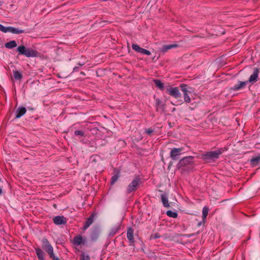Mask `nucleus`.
<instances>
[{
    "label": "nucleus",
    "mask_w": 260,
    "mask_h": 260,
    "mask_svg": "<svg viewBox=\"0 0 260 260\" xmlns=\"http://www.w3.org/2000/svg\"><path fill=\"white\" fill-rule=\"evenodd\" d=\"M17 51L20 54L25 55L27 57H36L38 55V52L31 48H26L24 46H19L17 48Z\"/></svg>",
    "instance_id": "nucleus-1"
},
{
    "label": "nucleus",
    "mask_w": 260,
    "mask_h": 260,
    "mask_svg": "<svg viewBox=\"0 0 260 260\" xmlns=\"http://www.w3.org/2000/svg\"><path fill=\"white\" fill-rule=\"evenodd\" d=\"M141 184V179L139 176H136L132 181L127 186L126 192L129 194L133 192L136 191Z\"/></svg>",
    "instance_id": "nucleus-2"
},
{
    "label": "nucleus",
    "mask_w": 260,
    "mask_h": 260,
    "mask_svg": "<svg viewBox=\"0 0 260 260\" xmlns=\"http://www.w3.org/2000/svg\"><path fill=\"white\" fill-rule=\"evenodd\" d=\"M221 150H216L213 151L207 152L204 153L201 156V158L204 160L208 161L211 159H217L219 155L222 153Z\"/></svg>",
    "instance_id": "nucleus-3"
},
{
    "label": "nucleus",
    "mask_w": 260,
    "mask_h": 260,
    "mask_svg": "<svg viewBox=\"0 0 260 260\" xmlns=\"http://www.w3.org/2000/svg\"><path fill=\"white\" fill-rule=\"evenodd\" d=\"M194 157L192 156H186L180 160L177 167L178 168H181L187 166V165H192L193 163Z\"/></svg>",
    "instance_id": "nucleus-4"
},
{
    "label": "nucleus",
    "mask_w": 260,
    "mask_h": 260,
    "mask_svg": "<svg viewBox=\"0 0 260 260\" xmlns=\"http://www.w3.org/2000/svg\"><path fill=\"white\" fill-rule=\"evenodd\" d=\"M43 248L47 252L50 257H52L54 254L53 253V248L46 238L42 240Z\"/></svg>",
    "instance_id": "nucleus-5"
},
{
    "label": "nucleus",
    "mask_w": 260,
    "mask_h": 260,
    "mask_svg": "<svg viewBox=\"0 0 260 260\" xmlns=\"http://www.w3.org/2000/svg\"><path fill=\"white\" fill-rule=\"evenodd\" d=\"M166 89L167 90V93L174 98L177 99L180 98L181 96V94L179 92V90L178 87H172L168 86L166 87Z\"/></svg>",
    "instance_id": "nucleus-6"
},
{
    "label": "nucleus",
    "mask_w": 260,
    "mask_h": 260,
    "mask_svg": "<svg viewBox=\"0 0 260 260\" xmlns=\"http://www.w3.org/2000/svg\"><path fill=\"white\" fill-rule=\"evenodd\" d=\"M183 150V148H174L172 149L170 152V157L174 160H176L179 159L181 152Z\"/></svg>",
    "instance_id": "nucleus-7"
},
{
    "label": "nucleus",
    "mask_w": 260,
    "mask_h": 260,
    "mask_svg": "<svg viewBox=\"0 0 260 260\" xmlns=\"http://www.w3.org/2000/svg\"><path fill=\"white\" fill-rule=\"evenodd\" d=\"M132 48L133 50L136 51V52L138 53H140L143 54H146L147 55H150L151 54V52L146 49H145L144 48H142L140 47L138 45L133 44H132Z\"/></svg>",
    "instance_id": "nucleus-8"
},
{
    "label": "nucleus",
    "mask_w": 260,
    "mask_h": 260,
    "mask_svg": "<svg viewBox=\"0 0 260 260\" xmlns=\"http://www.w3.org/2000/svg\"><path fill=\"white\" fill-rule=\"evenodd\" d=\"M53 222L56 225L65 224L67 220L63 216H56L53 218Z\"/></svg>",
    "instance_id": "nucleus-9"
},
{
    "label": "nucleus",
    "mask_w": 260,
    "mask_h": 260,
    "mask_svg": "<svg viewBox=\"0 0 260 260\" xmlns=\"http://www.w3.org/2000/svg\"><path fill=\"white\" fill-rule=\"evenodd\" d=\"M259 73V69L255 68L253 70L252 74L250 76L248 82L254 83L257 81L258 74Z\"/></svg>",
    "instance_id": "nucleus-10"
},
{
    "label": "nucleus",
    "mask_w": 260,
    "mask_h": 260,
    "mask_svg": "<svg viewBox=\"0 0 260 260\" xmlns=\"http://www.w3.org/2000/svg\"><path fill=\"white\" fill-rule=\"evenodd\" d=\"M248 83V81H239L238 84H236L233 87L230 88V90H239L244 88Z\"/></svg>",
    "instance_id": "nucleus-11"
},
{
    "label": "nucleus",
    "mask_w": 260,
    "mask_h": 260,
    "mask_svg": "<svg viewBox=\"0 0 260 260\" xmlns=\"http://www.w3.org/2000/svg\"><path fill=\"white\" fill-rule=\"evenodd\" d=\"M95 214L93 213L87 219L83 226V229H87L93 222Z\"/></svg>",
    "instance_id": "nucleus-12"
},
{
    "label": "nucleus",
    "mask_w": 260,
    "mask_h": 260,
    "mask_svg": "<svg viewBox=\"0 0 260 260\" xmlns=\"http://www.w3.org/2000/svg\"><path fill=\"white\" fill-rule=\"evenodd\" d=\"M127 238L129 240L130 245L134 242V230L132 228H128L127 230Z\"/></svg>",
    "instance_id": "nucleus-13"
},
{
    "label": "nucleus",
    "mask_w": 260,
    "mask_h": 260,
    "mask_svg": "<svg viewBox=\"0 0 260 260\" xmlns=\"http://www.w3.org/2000/svg\"><path fill=\"white\" fill-rule=\"evenodd\" d=\"M26 112V109L25 107H19L15 112V118L18 119L23 116Z\"/></svg>",
    "instance_id": "nucleus-14"
},
{
    "label": "nucleus",
    "mask_w": 260,
    "mask_h": 260,
    "mask_svg": "<svg viewBox=\"0 0 260 260\" xmlns=\"http://www.w3.org/2000/svg\"><path fill=\"white\" fill-rule=\"evenodd\" d=\"M99 230L98 229H94L90 235V240L92 241H95L99 238Z\"/></svg>",
    "instance_id": "nucleus-15"
},
{
    "label": "nucleus",
    "mask_w": 260,
    "mask_h": 260,
    "mask_svg": "<svg viewBox=\"0 0 260 260\" xmlns=\"http://www.w3.org/2000/svg\"><path fill=\"white\" fill-rule=\"evenodd\" d=\"M114 173L115 174L112 177L111 179L110 183L111 185H114L118 180L120 176V172L119 171L115 169Z\"/></svg>",
    "instance_id": "nucleus-16"
},
{
    "label": "nucleus",
    "mask_w": 260,
    "mask_h": 260,
    "mask_svg": "<svg viewBox=\"0 0 260 260\" xmlns=\"http://www.w3.org/2000/svg\"><path fill=\"white\" fill-rule=\"evenodd\" d=\"M178 47V45L177 44H170V45H165L162 46L160 49V51L162 52H166L169 50Z\"/></svg>",
    "instance_id": "nucleus-17"
},
{
    "label": "nucleus",
    "mask_w": 260,
    "mask_h": 260,
    "mask_svg": "<svg viewBox=\"0 0 260 260\" xmlns=\"http://www.w3.org/2000/svg\"><path fill=\"white\" fill-rule=\"evenodd\" d=\"M35 250L39 260H44L45 253L44 251L39 247L36 248Z\"/></svg>",
    "instance_id": "nucleus-18"
},
{
    "label": "nucleus",
    "mask_w": 260,
    "mask_h": 260,
    "mask_svg": "<svg viewBox=\"0 0 260 260\" xmlns=\"http://www.w3.org/2000/svg\"><path fill=\"white\" fill-rule=\"evenodd\" d=\"M74 245L79 246L83 243V238L81 235H78L75 237L73 240Z\"/></svg>",
    "instance_id": "nucleus-19"
},
{
    "label": "nucleus",
    "mask_w": 260,
    "mask_h": 260,
    "mask_svg": "<svg viewBox=\"0 0 260 260\" xmlns=\"http://www.w3.org/2000/svg\"><path fill=\"white\" fill-rule=\"evenodd\" d=\"M161 200L165 207H169L170 205L168 201V196L166 194L161 195Z\"/></svg>",
    "instance_id": "nucleus-20"
},
{
    "label": "nucleus",
    "mask_w": 260,
    "mask_h": 260,
    "mask_svg": "<svg viewBox=\"0 0 260 260\" xmlns=\"http://www.w3.org/2000/svg\"><path fill=\"white\" fill-rule=\"evenodd\" d=\"M260 161V155L253 157L250 159L251 165L253 166H257Z\"/></svg>",
    "instance_id": "nucleus-21"
},
{
    "label": "nucleus",
    "mask_w": 260,
    "mask_h": 260,
    "mask_svg": "<svg viewBox=\"0 0 260 260\" xmlns=\"http://www.w3.org/2000/svg\"><path fill=\"white\" fill-rule=\"evenodd\" d=\"M154 83H155L156 86L158 87L160 90H163L165 88L164 84L162 83L159 80H154Z\"/></svg>",
    "instance_id": "nucleus-22"
},
{
    "label": "nucleus",
    "mask_w": 260,
    "mask_h": 260,
    "mask_svg": "<svg viewBox=\"0 0 260 260\" xmlns=\"http://www.w3.org/2000/svg\"><path fill=\"white\" fill-rule=\"evenodd\" d=\"M5 46L8 49H12L17 46L16 42L14 40L6 43Z\"/></svg>",
    "instance_id": "nucleus-23"
},
{
    "label": "nucleus",
    "mask_w": 260,
    "mask_h": 260,
    "mask_svg": "<svg viewBox=\"0 0 260 260\" xmlns=\"http://www.w3.org/2000/svg\"><path fill=\"white\" fill-rule=\"evenodd\" d=\"M13 75L16 80H20L22 78V75L19 71H13Z\"/></svg>",
    "instance_id": "nucleus-24"
},
{
    "label": "nucleus",
    "mask_w": 260,
    "mask_h": 260,
    "mask_svg": "<svg viewBox=\"0 0 260 260\" xmlns=\"http://www.w3.org/2000/svg\"><path fill=\"white\" fill-rule=\"evenodd\" d=\"M13 28V27L12 26H8V27H5V26L3 25L2 26L0 30L4 32H10L12 33V29Z\"/></svg>",
    "instance_id": "nucleus-25"
},
{
    "label": "nucleus",
    "mask_w": 260,
    "mask_h": 260,
    "mask_svg": "<svg viewBox=\"0 0 260 260\" xmlns=\"http://www.w3.org/2000/svg\"><path fill=\"white\" fill-rule=\"evenodd\" d=\"M208 211L209 208L205 206L202 210V218L203 220L206 218L208 213Z\"/></svg>",
    "instance_id": "nucleus-26"
},
{
    "label": "nucleus",
    "mask_w": 260,
    "mask_h": 260,
    "mask_svg": "<svg viewBox=\"0 0 260 260\" xmlns=\"http://www.w3.org/2000/svg\"><path fill=\"white\" fill-rule=\"evenodd\" d=\"M166 214L169 217H173L174 218H177L178 216V214L177 212H173L171 210L167 211Z\"/></svg>",
    "instance_id": "nucleus-27"
},
{
    "label": "nucleus",
    "mask_w": 260,
    "mask_h": 260,
    "mask_svg": "<svg viewBox=\"0 0 260 260\" xmlns=\"http://www.w3.org/2000/svg\"><path fill=\"white\" fill-rule=\"evenodd\" d=\"M24 30L23 29H20L18 28H15L13 27V28L12 29V33L14 34H20L22 33H24Z\"/></svg>",
    "instance_id": "nucleus-28"
},
{
    "label": "nucleus",
    "mask_w": 260,
    "mask_h": 260,
    "mask_svg": "<svg viewBox=\"0 0 260 260\" xmlns=\"http://www.w3.org/2000/svg\"><path fill=\"white\" fill-rule=\"evenodd\" d=\"M155 102H156V110H158V108L159 107L162 109L164 108V105L163 104H162V102L159 99H156Z\"/></svg>",
    "instance_id": "nucleus-29"
},
{
    "label": "nucleus",
    "mask_w": 260,
    "mask_h": 260,
    "mask_svg": "<svg viewBox=\"0 0 260 260\" xmlns=\"http://www.w3.org/2000/svg\"><path fill=\"white\" fill-rule=\"evenodd\" d=\"M80 260H90V257L88 254L82 252L80 255Z\"/></svg>",
    "instance_id": "nucleus-30"
},
{
    "label": "nucleus",
    "mask_w": 260,
    "mask_h": 260,
    "mask_svg": "<svg viewBox=\"0 0 260 260\" xmlns=\"http://www.w3.org/2000/svg\"><path fill=\"white\" fill-rule=\"evenodd\" d=\"M119 228H120L119 226L113 228L110 231V232L109 234L110 236H114L118 231Z\"/></svg>",
    "instance_id": "nucleus-31"
},
{
    "label": "nucleus",
    "mask_w": 260,
    "mask_h": 260,
    "mask_svg": "<svg viewBox=\"0 0 260 260\" xmlns=\"http://www.w3.org/2000/svg\"><path fill=\"white\" fill-rule=\"evenodd\" d=\"M76 136H80L81 137H85V132L81 130H77L74 132Z\"/></svg>",
    "instance_id": "nucleus-32"
},
{
    "label": "nucleus",
    "mask_w": 260,
    "mask_h": 260,
    "mask_svg": "<svg viewBox=\"0 0 260 260\" xmlns=\"http://www.w3.org/2000/svg\"><path fill=\"white\" fill-rule=\"evenodd\" d=\"M187 87V85L185 84H181L180 85V87L184 93L188 92Z\"/></svg>",
    "instance_id": "nucleus-33"
},
{
    "label": "nucleus",
    "mask_w": 260,
    "mask_h": 260,
    "mask_svg": "<svg viewBox=\"0 0 260 260\" xmlns=\"http://www.w3.org/2000/svg\"><path fill=\"white\" fill-rule=\"evenodd\" d=\"M184 101L186 103H189L191 102V99H190L189 96L188 95L187 92H185L184 93Z\"/></svg>",
    "instance_id": "nucleus-34"
},
{
    "label": "nucleus",
    "mask_w": 260,
    "mask_h": 260,
    "mask_svg": "<svg viewBox=\"0 0 260 260\" xmlns=\"http://www.w3.org/2000/svg\"><path fill=\"white\" fill-rule=\"evenodd\" d=\"M160 237V236L157 233L153 234V235H151L150 236L151 239H156L159 238Z\"/></svg>",
    "instance_id": "nucleus-35"
},
{
    "label": "nucleus",
    "mask_w": 260,
    "mask_h": 260,
    "mask_svg": "<svg viewBox=\"0 0 260 260\" xmlns=\"http://www.w3.org/2000/svg\"><path fill=\"white\" fill-rule=\"evenodd\" d=\"M153 132V131L151 128H148L146 131V134L149 135H150Z\"/></svg>",
    "instance_id": "nucleus-36"
},
{
    "label": "nucleus",
    "mask_w": 260,
    "mask_h": 260,
    "mask_svg": "<svg viewBox=\"0 0 260 260\" xmlns=\"http://www.w3.org/2000/svg\"><path fill=\"white\" fill-rule=\"evenodd\" d=\"M53 260H59V258L54 255L52 257H50Z\"/></svg>",
    "instance_id": "nucleus-37"
},
{
    "label": "nucleus",
    "mask_w": 260,
    "mask_h": 260,
    "mask_svg": "<svg viewBox=\"0 0 260 260\" xmlns=\"http://www.w3.org/2000/svg\"><path fill=\"white\" fill-rule=\"evenodd\" d=\"M79 69V68L78 67H75V68H74V69H73V71H74V72H77V71H78Z\"/></svg>",
    "instance_id": "nucleus-38"
},
{
    "label": "nucleus",
    "mask_w": 260,
    "mask_h": 260,
    "mask_svg": "<svg viewBox=\"0 0 260 260\" xmlns=\"http://www.w3.org/2000/svg\"><path fill=\"white\" fill-rule=\"evenodd\" d=\"M80 74L83 75V76H85V73L83 72H80Z\"/></svg>",
    "instance_id": "nucleus-39"
},
{
    "label": "nucleus",
    "mask_w": 260,
    "mask_h": 260,
    "mask_svg": "<svg viewBox=\"0 0 260 260\" xmlns=\"http://www.w3.org/2000/svg\"><path fill=\"white\" fill-rule=\"evenodd\" d=\"M3 193V190L2 188L0 187V195H1Z\"/></svg>",
    "instance_id": "nucleus-40"
},
{
    "label": "nucleus",
    "mask_w": 260,
    "mask_h": 260,
    "mask_svg": "<svg viewBox=\"0 0 260 260\" xmlns=\"http://www.w3.org/2000/svg\"><path fill=\"white\" fill-rule=\"evenodd\" d=\"M3 4V2L2 1H0V6H2Z\"/></svg>",
    "instance_id": "nucleus-41"
},
{
    "label": "nucleus",
    "mask_w": 260,
    "mask_h": 260,
    "mask_svg": "<svg viewBox=\"0 0 260 260\" xmlns=\"http://www.w3.org/2000/svg\"><path fill=\"white\" fill-rule=\"evenodd\" d=\"M78 64L80 66H82L83 65H84V63H79Z\"/></svg>",
    "instance_id": "nucleus-42"
},
{
    "label": "nucleus",
    "mask_w": 260,
    "mask_h": 260,
    "mask_svg": "<svg viewBox=\"0 0 260 260\" xmlns=\"http://www.w3.org/2000/svg\"><path fill=\"white\" fill-rule=\"evenodd\" d=\"M201 224V222L199 223L198 225L200 226Z\"/></svg>",
    "instance_id": "nucleus-43"
}]
</instances>
